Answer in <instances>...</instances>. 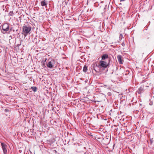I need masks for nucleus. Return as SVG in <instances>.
Returning a JSON list of instances; mask_svg holds the SVG:
<instances>
[{"label":"nucleus","instance_id":"f03ea898","mask_svg":"<svg viewBox=\"0 0 154 154\" xmlns=\"http://www.w3.org/2000/svg\"><path fill=\"white\" fill-rule=\"evenodd\" d=\"M31 27L30 26H24L23 27V32H24V35L26 36L30 32L31 30Z\"/></svg>","mask_w":154,"mask_h":154},{"label":"nucleus","instance_id":"423d86ee","mask_svg":"<svg viewBox=\"0 0 154 154\" xmlns=\"http://www.w3.org/2000/svg\"><path fill=\"white\" fill-rule=\"evenodd\" d=\"M122 57L120 55H119L117 57V58L119 63L120 64H122L123 63V60H122Z\"/></svg>","mask_w":154,"mask_h":154},{"label":"nucleus","instance_id":"9d476101","mask_svg":"<svg viewBox=\"0 0 154 154\" xmlns=\"http://www.w3.org/2000/svg\"><path fill=\"white\" fill-rule=\"evenodd\" d=\"M31 89L33 91L35 92L36 91L37 88L36 87H31Z\"/></svg>","mask_w":154,"mask_h":154},{"label":"nucleus","instance_id":"20e7f679","mask_svg":"<svg viewBox=\"0 0 154 154\" xmlns=\"http://www.w3.org/2000/svg\"><path fill=\"white\" fill-rule=\"evenodd\" d=\"M2 146L3 150V151L4 154H6L7 153V145L3 143H2Z\"/></svg>","mask_w":154,"mask_h":154},{"label":"nucleus","instance_id":"9b49d317","mask_svg":"<svg viewBox=\"0 0 154 154\" xmlns=\"http://www.w3.org/2000/svg\"><path fill=\"white\" fill-rule=\"evenodd\" d=\"M123 37V35L122 34H120L119 35V38L120 39H122Z\"/></svg>","mask_w":154,"mask_h":154},{"label":"nucleus","instance_id":"0eeeda50","mask_svg":"<svg viewBox=\"0 0 154 154\" xmlns=\"http://www.w3.org/2000/svg\"><path fill=\"white\" fill-rule=\"evenodd\" d=\"M102 60H105L106 59L108 58V55L106 54H103L101 56Z\"/></svg>","mask_w":154,"mask_h":154},{"label":"nucleus","instance_id":"ddd939ff","mask_svg":"<svg viewBox=\"0 0 154 154\" xmlns=\"http://www.w3.org/2000/svg\"><path fill=\"white\" fill-rule=\"evenodd\" d=\"M120 1H125V0H120Z\"/></svg>","mask_w":154,"mask_h":154},{"label":"nucleus","instance_id":"6e6552de","mask_svg":"<svg viewBox=\"0 0 154 154\" xmlns=\"http://www.w3.org/2000/svg\"><path fill=\"white\" fill-rule=\"evenodd\" d=\"M41 4L42 6H45L47 5L46 2L44 1H42L41 2Z\"/></svg>","mask_w":154,"mask_h":154},{"label":"nucleus","instance_id":"7ed1b4c3","mask_svg":"<svg viewBox=\"0 0 154 154\" xmlns=\"http://www.w3.org/2000/svg\"><path fill=\"white\" fill-rule=\"evenodd\" d=\"M2 29L4 31H8L9 29V25L7 23L3 24L2 26Z\"/></svg>","mask_w":154,"mask_h":154},{"label":"nucleus","instance_id":"f8f14e48","mask_svg":"<svg viewBox=\"0 0 154 154\" xmlns=\"http://www.w3.org/2000/svg\"><path fill=\"white\" fill-rule=\"evenodd\" d=\"M122 46H125V44H124V43H122Z\"/></svg>","mask_w":154,"mask_h":154},{"label":"nucleus","instance_id":"39448f33","mask_svg":"<svg viewBox=\"0 0 154 154\" xmlns=\"http://www.w3.org/2000/svg\"><path fill=\"white\" fill-rule=\"evenodd\" d=\"M54 60H51L48 63L47 65V66L50 68H52L54 66L53 64H54Z\"/></svg>","mask_w":154,"mask_h":154},{"label":"nucleus","instance_id":"f257e3e1","mask_svg":"<svg viewBox=\"0 0 154 154\" xmlns=\"http://www.w3.org/2000/svg\"><path fill=\"white\" fill-rule=\"evenodd\" d=\"M109 62H108L105 60H101L100 62L98 67L100 68H106L109 65Z\"/></svg>","mask_w":154,"mask_h":154},{"label":"nucleus","instance_id":"1a4fd4ad","mask_svg":"<svg viewBox=\"0 0 154 154\" xmlns=\"http://www.w3.org/2000/svg\"><path fill=\"white\" fill-rule=\"evenodd\" d=\"M87 70H88V69H87V66L86 65H85L84 66V67L83 68V71L84 72H87Z\"/></svg>","mask_w":154,"mask_h":154}]
</instances>
